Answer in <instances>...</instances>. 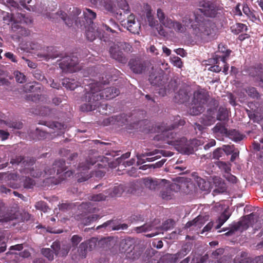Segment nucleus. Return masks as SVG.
<instances>
[{
    "label": "nucleus",
    "instance_id": "f257e3e1",
    "mask_svg": "<svg viewBox=\"0 0 263 263\" xmlns=\"http://www.w3.org/2000/svg\"><path fill=\"white\" fill-rule=\"evenodd\" d=\"M98 84H92L90 86V90L85 94L82 98L84 104L81 106L83 111H89L94 110L100 104L101 99H111L119 94V90L114 87H109L100 90Z\"/></svg>",
    "mask_w": 263,
    "mask_h": 263
},
{
    "label": "nucleus",
    "instance_id": "f03ea898",
    "mask_svg": "<svg viewBox=\"0 0 263 263\" xmlns=\"http://www.w3.org/2000/svg\"><path fill=\"white\" fill-rule=\"evenodd\" d=\"M208 98L207 93L203 90H199L194 93V98L192 107L190 109V114L193 116L200 114L203 111L204 105Z\"/></svg>",
    "mask_w": 263,
    "mask_h": 263
},
{
    "label": "nucleus",
    "instance_id": "7ed1b4c3",
    "mask_svg": "<svg viewBox=\"0 0 263 263\" xmlns=\"http://www.w3.org/2000/svg\"><path fill=\"white\" fill-rule=\"evenodd\" d=\"M131 46L129 44L120 42L111 46L110 53L113 59L120 63H125L127 62V59L124 53L129 52Z\"/></svg>",
    "mask_w": 263,
    "mask_h": 263
},
{
    "label": "nucleus",
    "instance_id": "20e7f679",
    "mask_svg": "<svg viewBox=\"0 0 263 263\" xmlns=\"http://www.w3.org/2000/svg\"><path fill=\"white\" fill-rule=\"evenodd\" d=\"M142 182L146 189L152 192L158 191L169 185V181L164 179L147 177L143 178Z\"/></svg>",
    "mask_w": 263,
    "mask_h": 263
},
{
    "label": "nucleus",
    "instance_id": "39448f33",
    "mask_svg": "<svg viewBox=\"0 0 263 263\" xmlns=\"http://www.w3.org/2000/svg\"><path fill=\"white\" fill-rule=\"evenodd\" d=\"M157 17L161 25L159 28H157L158 33L160 35L165 36L167 35V33L162 27V26L170 29L171 26H172L173 20L166 16L163 11L160 8L157 10Z\"/></svg>",
    "mask_w": 263,
    "mask_h": 263
},
{
    "label": "nucleus",
    "instance_id": "423d86ee",
    "mask_svg": "<svg viewBox=\"0 0 263 263\" xmlns=\"http://www.w3.org/2000/svg\"><path fill=\"white\" fill-rule=\"evenodd\" d=\"M157 220L153 222L145 223L142 226L135 227L133 230L137 233H145L152 231L154 232L146 235L147 237H153L159 234L158 231L159 227L157 226Z\"/></svg>",
    "mask_w": 263,
    "mask_h": 263
},
{
    "label": "nucleus",
    "instance_id": "0eeeda50",
    "mask_svg": "<svg viewBox=\"0 0 263 263\" xmlns=\"http://www.w3.org/2000/svg\"><path fill=\"white\" fill-rule=\"evenodd\" d=\"M78 59L76 57L67 56L61 60L59 63L60 67L63 70H66L70 72H75L79 70L77 67Z\"/></svg>",
    "mask_w": 263,
    "mask_h": 263
},
{
    "label": "nucleus",
    "instance_id": "6e6552de",
    "mask_svg": "<svg viewBox=\"0 0 263 263\" xmlns=\"http://www.w3.org/2000/svg\"><path fill=\"white\" fill-rule=\"evenodd\" d=\"M176 126V125L172 126L171 128H169L168 130H166L165 131L163 132V136L165 137L166 140V142L169 144H172L176 146H179L181 147H183L184 144L186 142V139L184 138H182L180 139H174V133L172 132H170L169 130L174 128Z\"/></svg>",
    "mask_w": 263,
    "mask_h": 263
},
{
    "label": "nucleus",
    "instance_id": "1a4fd4ad",
    "mask_svg": "<svg viewBox=\"0 0 263 263\" xmlns=\"http://www.w3.org/2000/svg\"><path fill=\"white\" fill-rule=\"evenodd\" d=\"M161 154L162 155H164V152L161 150H155L153 152H148V153H145L141 154H137V163L138 165H140L143 163H145L146 161L151 162L155 160L158 159L160 157V156L157 155L154 157L151 158H147L145 159H144V157L146 156H154L158 154Z\"/></svg>",
    "mask_w": 263,
    "mask_h": 263
},
{
    "label": "nucleus",
    "instance_id": "9d476101",
    "mask_svg": "<svg viewBox=\"0 0 263 263\" xmlns=\"http://www.w3.org/2000/svg\"><path fill=\"white\" fill-rule=\"evenodd\" d=\"M207 216L199 215L191 221H189L185 224L186 228L192 227V230H198L201 228L205 222L208 221Z\"/></svg>",
    "mask_w": 263,
    "mask_h": 263
},
{
    "label": "nucleus",
    "instance_id": "9b49d317",
    "mask_svg": "<svg viewBox=\"0 0 263 263\" xmlns=\"http://www.w3.org/2000/svg\"><path fill=\"white\" fill-rule=\"evenodd\" d=\"M128 65L130 69L136 73H141L145 69L143 63L139 58L132 59L129 62Z\"/></svg>",
    "mask_w": 263,
    "mask_h": 263
},
{
    "label": "nucleus",
    "instance_id": "f8f14e48",
    "mask_svg": "<svg viewBox=\"0 0 263 263\" xmlns=\"http://www.w3.org/2000/svg\"><path fill=\"white\" fill-rule=\"evenodd\" d=\"M215 25L210 21H205L199 24L198 29L204 35H209L215 31Z\"/></svg>",
    "mask_w": 263,
    "mask_h": 263
},
{
    "label": "nucleus",
    "instance_id": "ddd939ff",
    "mask_svg": "<svg viewBox=\"0 0 263 263\" xmlns=\"http://www.w3.org/2000/svg\"><path fill=\"white\" fill-rule=\"evenodd\" d=\"M126 27L127 29L133 33H139L140 25L139 23L136 22L135 20V16L130 15L127 18Z\"/></svg>",
    "mask_w": 263,
    "mask_h": 263
},
{
    "label": "nucleus",
    "instance_id": "4468645a",
    "mask_svg": "<svg viewBox=\"0 0 263 263\" xmlns=\"http://www.w3.org/2000/svg\"><path fill=\"white\" fill-rule=\"evenodd\" d=\"M200 10L204 15L209 17H214L216 14V10L214 6L209 2H204Z\"/></svg>",
    "mask_w": 263,
    "mask_h": 263
},
{
    "label": "nucleus",
    "instance_id": "2eb2a0df",
    "mask_svg": "<svg viewBox=\"0 0 263 263\" xmlns=\"http://www.w3.org/2000/svg\"><path fill=\"white\" fill-rule=\"evenodd\" d=\"M231 52V50L227 49L222 45H219L217 54L215 55L216 61L221 60L225 64L227 59L229 56Z\"/></svg>",
    "mask_w": 263,
    "mask_h": 263
},
{
    "label": "nucleus",
    "instance_id": "dca6fc26",
    "mask_svg": "<svg viewBox=\"0 0 263 263\" xmlns=\"http://www.w3.org/2000/svg\"><path fill=\"white\" fill-rule=\"evenodd\" d=\"M175 185L176 184H171L169 181V185L168 186L164 187L161 189L160 197L163 199L166 200L172 199L174 195L173 189H174Z\"/></svg>",
    "mask_w": 263,
    "mask_h": 263
},
{
    "label": "nucleus",
    "instance_id": "f3484780",
    "mask_svg": "<svg viewBox=\"0 0 263 263\" xmlns=\"http://www.w3.org/2000/svg\"><path fill=\"white\" fill-rule=\"evenodd\" d=\"M65 161L63 160H59L55 162L53 164L54 167L53 169L51 170L50 172L47 173L45 171V173L49 174V175H51L52 173H54L55 172V169H57V174H60L63 172H64L66 170V167L65 166Z\"/></svg>",
    "mask_w": 263,
    "mask_h": 263
},
{
    "label": "nucleus",
    "instance_id": "a211bd4d",
    "mask_svg": "<svg viewBox=\"0 0 263 263\" xmlns=\"http://www.w3.org/2000/svg\"><path fill=\"white\" fill-rule=\"evenodd\" d=\"M231 213L229 212L228 209H226L223 213L219 217L216 221L217 224L215 226L216 229H218L229 218Z\"/></svg>",
    "mask_w": 263,
    "mask_h": 263
},
{
    "label": "nucleus",
    "instance_id": "6ab92c4d",
    "mask_svg": "<svg viewBox=\"0 0 263 263\" xmlns=\"http://www.w3.org/2000/svg\"><path fill=\"white\" fill-rule=\"evenodd\" d=\"M183 22H184V25L178 22L173 21L172 26H171L170 29H174L177 32H184L186 31V27L188 25V24H187V22H185V20H183Z\"/></svg>",
    "mask_w": 263,
    "mask_h": 263
},
{
    "label": "nucleus",
    "instance_id": "aec40b11",
    "mask_svg": "<svg viewBox=\"0 0 263 263\" xmlns=\"http://www.w3.org/2000/svg\"><path fill=\"white\" fill-rule=\"evenodd\" d=\"M125 189L123 185L120 184L114 186L112 189H109V194L111 196H119L124 191Z\"/></svg>",
    "mask_w": 263,
    "mask_h": 263
},
{
    "label": "nucleus",
    "instance_id": "412c9836",
    "mask_svg": "<svg viewBox=\"0 0 263 263\" xmlns=\"http://www.w3.org/2000/svg\"><path fill=\"white\" fill-rule=\"evenodd\" d=\"M213 133L217 135H224L227 134V129L225 126L221 123H218L212 129Z\"/></svg>",
    "mask_w": 263,
    "mask_h": 263
},
{
    "label": "nucleus",
    "instance_id": "4be33fe9",
    "mask_svg": "<svg viewBox=\"0 0 263 263\" xmlns=\"http://www.w3.org/2000/svg\"><path fill=\"white\" fill-rule=\"evenodd\" d=\"M96 163V161L93 158H90V162H88V160L86 161V164H81L78 170L80 171L78 174H82L83 173V171H85L88 169L90 168V166L93 165ZM85 173L84 172V174ZM81 176H82V174H80Z\"/></svg>",
    "mask_w": 263,
    "mask_h": 263
},
{
    "label": "nucleus",
    "instance_id": "5701e85b",
    "mask_svg": "<svg viewBox=\"0 0 263 263\" xmlns=\"http://www.w3.org/2000/svg\"><path fill=\"white\" fill-rule=\"evenodd\" d=\"M83 15L85 20L91 23V21L96 17V14L90 9L86 8L83 11Z\"/></svg>",
    "mask_w": 263,
    "mask_h": 263
},
{
    "label": "nucleus",
    "instance_id": "b1692460",
    "mask_svg": "<svg viewBox=\"0 0 263 263\" xmlns=\"http://www.w3.org/2000/svg\"><path fill=\"white\" fill-rule=\"evenodd\" d=\"M62 83L66 88L70 90H74L78 86V84L77 82H75L73 80L69 79L64 80Z\"/></svg>",
    "mask_w": 263,
    "mask_h": 263
},
{
    "label": "nucleus",
    "instance_id": "393cba45",
    "mask_svg": "<svg viewBox=\"0 0 263 263\" xmlns=\"http://www.w3.org/2000/svg\"><path fill=\"white\" fill-rule=\"evenodd\" d=\"M55 14L61 17L68 26H70L72 24L73 18H70L69 17H67L66 14L62 11L58 12Z\"/></svg>",
    "mask_w": 263,
    "mask_h": 263
},
{
    "label": "nucleus",
    "instance_id": "a878e982",
    "mask_svg": "<svg viewBox=\"0 0 263 263\" xmlns=\"http://www.w3.org/2000/svg\"><path fill=\"white\" fill-rule=\"evenodd\" d=\"M98 34V32L96 31L93 28H89L86 30V36L89 41H92L96 39Z\"/></svg>",
    "mask_w": 263,
    "mask_h": 263
},
{
    "label": "nucleus",
    "instance_id": "bb28decb",
    "mask_svg": "<svg viewBox=\"0 0 263 263\" xmlns=\"http://www.w3.org/2000/svg\"><path fill=\"white\" fill-rule=\"evenodd\" d=\"M170 61L174 66L179 68H181L183 66V63L181 59L178 57H171L170 58Z\"/></svg>",
    "mask_w": 263,
    "mask_h": 263
},
{
    "label": "nucleus",
    "instance_id": "cd10ccee",
    "mask_svg": "<svg viewBox=\"0 0 263 263\" xmlns=\"http://www.w3.org/2000/svg\"><path fill=\"white\" fill-rule=\"evenodd\" d=\"M43 255L47 258L48 260H52L54 258V252L49 248H44L42 250Z\"/></svg>",
    "mask_w": 263,
    "mask_h": 263
},
{
    "label": "nucleus",
    "instance_id": "c85d7f7f",
    "mask_svg": "<svg viewBox=\"0 0 263 263\" xmlns=\"http://www.w3.org/2000/svg\"><path fill=\"white\" fill-rule=\"evenodd\" d=\"M215 122L214 118L211 116H205L201 119V123L204 126H210Z\"/></svg>",
    "mask_w": 263,
    "mask_h": 263
},
{
    "label": "nucleus",
    "instance_id": "c756f323",
    "mask_svg": "<svg viewBox=\"0 0 263 263\" xmlns=\"http://www.w3.org/2000/svg\"><path fill=\"white\" fill-rule=\"evenodd\" d=\"M197 182L199 187L202 191H208L209 189L210 185L208 182H206L204 179L202 178H198Z\"/></svg>",
    "mask_w": 263,
    "mask_h": 263
},
{
    "label": "nucleus",
    "instance_id": "7c9ffc66",
    "mask_svg": "<svg viewBox=\"0 0 263 263\" xmlns=\"http://www.w3.org/2000/svg\"><path fill=\"white\" fill-rule=\"evenodd\" d=\"M174 225V221L172 220L168 219L164 222V223L162 224V226L158 229V230H162L164 231H167L168 229H171L172 227H173ZM159 232V231H158Z\"/></svg>",
    "mask_w": 263,
    "mask_h": 263
},
{
    "label": "nucleus",
    "instance_id": "2f4dec72",
    "mask_svg": "<svg viewBox=\"0 0 263 263\" xmlns=\"http://www.w3.org/2000/svg\"><path fill=\"white\" fill-rule=\"evenodd\" d=\"M249 222L248 220H246V219L239 221L238 222V226H237L235 227L234 230L230 231L228 233H226L227 235H230L231 233H233L234 231L237 230L238 229V227H242L244 229H247L249 227Z\"/></svg>",
    "mask_w": 263,
    "mask_h": 263
},
{
    "label": "nucleus",
    "instance_id": "473e14b6",
    "mask_svg": "<svg viewBox=\"0 0 263 263\" xmlns=\"http://www.w3.org/2000/svg\"><path fill=\"white\" fill-rule=\"evenodd\" d=\"M106 197L107 196L104 195L103 193H100L90 196L89 199L93 201H100L104 200Z\"/></svg>",
    "mask_w": 263,
    "mask_h": 263
},
{
    "label": "nucleus",
    "instance_id": "72a5a7b5",
    "mask_svg": "<svg viewBox=\"0 0 263 263\" xmlns=\"http://www.w3.org/2000/svg\"><path fill=\"white\" fill-rule=\"evenodd\" d=\"M230 138L234 141L237 142L241 141L243 139V137L237 131L233 130L231 132Z\"/></svg>",
    "mask_w": 263,
    "mask_h": 263
},
{
    "label": "nucleus",
    "instance_id": "f704fd0d",
    "mask_svg": "<svg viewBox=\"0 0 263 263\" xmlns=\"http://www.w3.org/2000/svg\"><path fill=\"white\" fill-rule=\"evenodd\" d=\"M146 16L150 26L155 27L158 25L157 21L155 20L154 17L152 15L151 11L147 12Z\"/></svg>",
    "mask_w": 263,
    "mask_h": 263
},
{
    "label": "nucleus",
    "instance_id": "c9c22d12",
    "mask_svg": "<svg viewBox=\"0 0 263 263\" xmlns=\"http://www.w3.org/2000/svg\"><path fill=\"white\" fill-rule=\"evenodd\" d=\"M219 167L226 172H229L231 171V164L224 162L220 161L218 163Z\"/></svg>",
    "mask_w": 263,
    "mask_h": 263
},
{
    "label": "nucleus",
    "instance_id": "e433bc0d",
    "mask_svg": "<svg viewBox=\"0 0 263 263\" xmlns=\"http://www.w3.org/2000/svg\"><path fill=\"white\" fill-rule=\"evenodd\" d=\"M47 126H49L50 128L55 130H62L64 128V125L59 122H52L48 124H45Z\"/></svg>",
    "mask_w": 263,
    "mask_h": 263
},
{
    "label": "nucleus",
    "instance_id": "4c0bfd02",
    "mask_svg": "<svg viewBox=\"0 0 263 263\" xmlns=\"http://www.w3.org/2000/svg\"><path fill=\"white\" fill-rule=\"evenodd\" d=\"M248 95L252 98H257L259 96V93L254 87H249L246 90Z\"/></svg>",
    "mask_w": 263,
    "mask_h": 263
},
{
    "label": "nucleus",
    "instance_id": "58836bf2",
    "mask_svg": "<svg viewBox=\"0 0 263 263\" xmlns=\"http://www.w3.org/2000/svg\"><path fill=\"white\" fill-rule=\"evenodd\" d=\"M17 218V215L15 214L8 213L6 214L4 217L0 219V222H8Z\"/></svg>",
    "mask_w": 263,
    "mask_h": 263
},
{
    "label": "nucleus",
    "instance_id": "ea45409f",
    "mask_svg": "<svg viewBox=\"0 0 263 263\" xmlns=\"http://www.w3.org/2000/svg\"><path fill=\"white\" fill-rule=\"evenodd\" d=\"M35 206L36 209L41 210L44 212H47L48 209L46 203L43 201L37 202L36 203Z\"/></svg>",
    "mask_w": 263,
    "mask_h": 263
},
{
    "label": "nucleus",
    "instance_id": "a19ab883",
    "mask_svg": "<svg viewBox=\"0 0 263 263\" xmlns=\"http://www.w3.org/2000/svg\"><path fill=\"white\" fill-rule=\"evenodd\" d=\"M183 252H179L177 254L173 255H170L169 258L171 259H174V261H176L179 258H182L184 256L187 254V252L186 250H182Z\"/></svg>",
    "mask_w": 263,
    "mask_h": 263
},
{
    "label": "nucleus",
    "instance_id": "79ce46f5",
    "mask_svg": "<svg viewBox=\"0 0 263 263\" xmlns=\"http://www.w3.org/2000/svg\"><path fill=\"white\" fill-rule=\"evenodd\" d=\"M228 116L227 111L224 109H219L217 115V119L219 120H224Z\"/></svg>",
    "mask_w": 263,
    "mask_h": 263
},
{
    "label": "nucleus",
    "instance_id": "37998d69",
    "mask_svg": "<svg viewBox=\"0 0 263 263\" xmlns=\"http://www.w3.org/2000/svg\"><path fill=\"white\" fill-rule=\"evenodd\" d=\"M14 74L15 76L16 81L17 82L23 83L25 81V77L23 73L18 71H16Z\"/></svg>",
    "mask_w": 263,
    "mask_h": 263
},
{
    "label": "nucleus",
    "instance_id": "c03bdc74",
    "mask_svg": "<svg viewBox=\"0 0 263 263\" xmlns=\"http://www.w3.org/2000/svg\"><path fill=\"white\" fill-rule=\"evenodd\" d=\"M118 5L124 12H127L129 11V6L125 0H121L120 1H119Z\"/></svg>",
    "mask_w": 263,
    "mask_h": 263
},
{
    "label": "nucleus",
    "instance_id": "a18cd8bd",
    "mask_svg": "<svg viewBox=\"0 0 263 263\" xmlns=\"http://www.w3.org/2000/svg\"><path fill=\"white\" fill-rule=\"evenodd\" d=\"M34 185V181L30 178H27L24 180V186L25 188L31 189Z\"/></svg>",
    "mask_w": 263,
    "mask_h": 263
},
{
    "label": "nucleus",
    "instance_id": "49530a36",
    "mask_svg": "<svg viewBox=\"0 0 263 263\" xmlns=\"http://www.w3.org/2000/svg\"><path fill=\"white\" fill-rule=\"evenodd\" d=\"M222 150L221 148H217L213 152V158L215 159H218L222 156Z\"/></svg>",
    "mask_w": 263,
    "mask_h": 263
},
{
    "label": "nucleus",
    "instance_id": "de8ad7c7",
    "mask_svg": "<svg viewBox=\"0 0 263 263\" xmlns=\"http://www.w3.org/2000/svg\"><path fill=\"white\" fill-rule=\"evenodd\" d=\"M161 80L160 77H157L155 76L154 74H151L149 76V80L152 84L156 85L157 84L158 81Z\"/></svg>",
    "mask_w": 263,
    "mask_h": 263
},
{
    "label": "nucleus",
    "instance_id": "09e8293b",
    "mask_svg": "<svg viewBox=\"0 0 263 263\" xmlns=\"http://www.w3.org/2000/svg\"><path fill=\"white\" fill-rule=\"evenodd\" d=\"M82 240V238L78 235H73L71 238V242L73 246H77Z\"/></svg>",
    "mask_w": 263,
    "mask_h": 263
},
{
    "label": "nucleus",
    "instance_id": "8fccbe9b",
    "mask_svg": "<svg viewBox=\"0 0 263 263\" xmlns=\"http://www.w3.org/2000/svg\"><path fill=\"white\" fill-rule=\"evenodd\" d=\"M227 155H229L234 151V147L230 145H224L223 150Z\"/></svg>",
    "mask_w": 263,
    "mask_h": 263
},
{
    "label": "nucleus",
    "instance_id": "3c124183",
    "mask_svg": "<svg viewBox=\"0 0 263 263\" xmlns=\"http://www.w3.org/2000/svg\"><path fill=\"white\" fill-rule=\"evenodd\" d=\"M23 160V158L21 156H16L15 158H12L10 163L12 164H18Z\"/></svg>",
    "mask_w": 263,
    "mask_h": 263
},
{
    "label": "nucleus",
    "instance_id": "603ef678",
    "mask_svg": "<svg viewBox=\"0 0 263 263\" xmlns=\"http://www.w3.org/2000/svg\"><path fill=\"white\" fill-rule=\"evenodd\" d=\"M236 28L239 32L246 31L248 29L247 26L241 23H238L236 24Z\"/></svg>",
    "mask_w": 263,
    "mask_h": 263
},
{
    "label": "nucleus",
    "instance_id": "864d4df0",
    "mask_svg": "<svg viewBox=\"0 0 263 263\" xmlns=\"http://www.w3.org/2000/svg\"><path fill=\"white\" fill-rule=\"evenodd\" d=\"M8 179L10 180L18 181L22 179L20 178L16 174H10L8 176Z\"/></svg>",
    "mask_w": 263,
    "mask_h": 263
},
{
    "label": "nucleus",
    "instance_id": "5fc2aeb1",
    "mask_svg": "<svg viewBox=\"0 0 263 263\" xmlns=\"http://www.w3.org/2000/svg\"><path fill=\"white\" fill-rule=\"evenodd\" d=\"M175 52L176 53V54L181 56L182 57H184L186 55V52L182 48L176 49L175 50Z\"/></svg>",
    "mask_w": 263,
    "mask_h": 263
},
{
    "label": "nucleus",
    "instance_id": "6e6d98bb",
    "mask_svg": "<svg viewBox=\"0 0 263 263\" xmlns=\"http://www.w3.org/2000/svg\"><path fill=\"white\" fill-rule=\"evenodd\" d=\"M128 226L126 224H118L116 226H115V227L112 228V230H120V229H122V230H125V229H126L127 228Z\"/></svg>",
    "mask_w": 263,
    "mask_h": 263
},
{
    "label": "nucleus",
    "instance_id": "4d7b16f0",
    "mask_svg": "<svg viewBox=\"0 0 263 263\" xmlns=\"http://www.w3.org/2000/svg\"><path fill=\"white\" fill-rule=\"evenodd\" d=\"M9 135V134L3 130H0V137L3 140L7 139Z\"/></svg>",
    "mask_w": 263,
    "mask_h": 263
},
{
    "label": "nucleus",
    "instance_id": "13d9d810",
    "mask_svg": "<svg viewBox=\"0 0 263 263\" xmlns=\"http://www.w3.org/2000/svg\"><path fill=\"white\" fill-rule=\"evenodd\" d=\"M223 253L222 249H218L212 253V255L214 257H217L219 255H221Z\"/></svg>",
    "mask_w": 263,
    "mask_h": 263
},
{
    "label": "nucleus",
    "instance_id": "bf43d9fd",
    "mask_svg": "<svg viewBox=\"0 0 263 263\" xmlns=\"http://www.w3.org/2000/svg\"><path fill=\"white\" fill-rule=\"evenodd\" d=\"M216 144V142L214 140L212 139V140H211L210 141L207 143L206 144H205L204 146V148L205 149H209L210 147L214 146Z\"/></svg>",
    "mask_w": 263,
    "mask_h": 263
},
{
    "label": "nucleus",
    "instance_id": "052dcab7",
    "mask_svg": "<svg viewBox=\"0 0 263 263\" xmlns=\"http://www.w3.org/2000/svg\"><path fill=\"white\" fill-rule=\"evenodd\" d=\"M209 70L213 72H218L221 71V69L218 65H214L210 67Z\"/></svg>",
    "mask_w": 263,
    "mask_h": 263
},
{
    "label": "nucleus",
    "instance_id": "680f3d73",
    "mask_svg": "<svg viewBox=\"0 0 263 263\" xmlns=\"http://www.w3.org/2000/svg\"><path fill=\"white\" fill-rule=\"evenodd\" d=\"M213 226V223L212 222L208 223L203 228L202 231V233L204 232H208L210 231Z\"/></svg>",
    "mask_w": 263,
    "mask_h": 263
},
{
    "label": "nucleus",
    "instance_id": "e2e57ef3",
    "mask_svg": "<svg viewBox=\"0 0 263 263\" xmlns=\"http://www.w3.org/2000/svg\"><path fill=\"white\" fill-rule=\"evenodd\" d=\"M242 11L243 13L246 14L247 16H249V14H251V11L250 10V9L247 5L245 4L243 5V8H242Z\"/></svg>",
    "mask_w": 263,
    "mask_h": 263
},
{
    "label": "nucleus",
    "instance_id": "0e129e2a",
    "mask_svg": "<svg viewBox=\"0 0 263 263\" xmlns=\"http://www.w3.org/2000/svg\"><path fill=\"white\" fill-rule=\"evenodd\" d=\"M6 57L10 59L13 62H16V60H15V58L13 53L11 52H7L5 54Z\"/></svg>",
    "mask_w": 263,
    "mask_h": 263
},
{
    "label": "nucleus",
    "instance_id": "69168bd1",
    "mask_svg": "<svg viewBox=\"0 0 263 263\" xmlns=\"http://www.w3.org/2000/svg\"><path fill=\"white\" fill-rule=\"evenodd\" d=\"M24 171L25 172H26L27 173H29L31 176L34 177H40V176L41 175V174L39 175L38 174H35V173H34V171L33 170H31L30 169H25Z\"/></svg>",
    "mask_w": 263,
    "mask_h": 263
},
{
    "label": "nucleus",
    "instance_id": "338daca9",
    "mask_svg": "<svg viewBox=\"0 0 263 263\" xmlns=\"http://www.w3.org/2000/svg\"><path fill=\"white\" fill-rule=\"evenodd\" d=\"M22 126L23 124L21 122H14L12 123V125L11 126V127L16 129H21Z\"/></svg>",
    "mask_w": 263,
    "mask_h": 263
},
{
    "label": "nucleus",
    "instance_id": "774afa93",
    "mask_svg": "<svg viewBox=\"0 0 263 263\" xmlns=\"http://www.w3.org/2000/svg\"><path fill=\"white\" fill-rule=\"evenodd\" d=\"M1 192L2 193H5L6 194H7L11 192V191L6 188L5 186H2L0 189Z\"/></svg>",
    "mask_w": 263,
    "mask_h": 263
}]
</instances>
